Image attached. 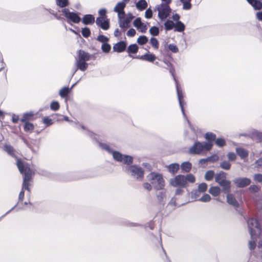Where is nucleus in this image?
<instances>
[{
  "label": "nucleus",
  "instance_id": "16",
  "mask_svg": "<svg viewBox=\"0 0 262 262\" xmlns=\"http://www.w3.org/2000/svg\"><path fill=\"white\" fill-rule=\"evenodd\" d=\"M126 47V43L123 41H120L115 43L113 46V51L118 53L123 52Z\"/></svg>",
  "mask_w": 262,
  "mask_h": 262
},
{
  "label": "nucleus",
  "instance_id": "25",
  "mask_svg": "<svg viewBox=\"0 0 262 262\" xmlns=\"http://www.w3.org/2000/svg\"><path fill=\"white\" fill-rule=\"evenodd\" d=\"M76 59L87 61L90 60V56L88 53L82 50H79L78 53V56Z\"/></svg>",
  "mask_w": 262,
  "mask_h": 262
},
{
  "label": "nucleus",
  "instance_id": "3",
  "mask_svg": "<svg viewBox=\"0 0 262 262\" xmlns=\"http://www.w3.org/2000/svg\"><path fill=\"white\" fill-rule=\"evenodd\" d=\"M195 178L192 174H188L186 176L179 174L174 178L170 179V184L175 187H185L188 182L194 183Z\"/></svg>",
  "mask_w": 262,
  "mask_h": 262
},
{
  "label": "nucleus",
  "instance_id": "34",
  "mask_svg": "<svg viewBox=\"0 0 262 262\" xmlns=\"http://www.w3.org/2000/svg\"><path fill=\"white\" fill-rule=\"evenodd\" d=\"M136 6L138 9L142 11L147 7V3L145 0H140L136 3Z\"/></svg>",
  "mask_w": 262,
  "mask_h": 262
},
{
  "label": "nucleus",
  "instance_id": "36",
  "mask_svg": "<svg viewBox=\"0 0 262 262\" xmlns=\"http://www.w3.org/2000/svg\"><path fill=\"white\" fill-rule=\"evenodd\" d=\"M231 164L229 161L224 160L221 162L220 167L224 170H228L230 169Z\"/></svg>",
  "mask_w": 262,
  "mask_h": 262
},
{
  "label": "nucleus",
  "instance_id": "57",
  "mask_svg": "<svg viewBox=\"0 0 262 262\" xmlns=\"http://www.w3.org/2000/svg\"><path fill=\"white\" fill-rule=\"evenodd\" d=\"M51 109L53 111H56L59 109V104L57 101H53L50 105Z\"/></svg>",
  "mask_w": 262,
  "mask_h": 262
},
{
  "label": "nucleus",
  "instance_id": "38",
  "mask_svg": "<svg viewBox=\"0 0 262 262\" xmlns=\"http://www.w3.org/2000/svg\"><path fill=\"white\" fill-rule=\"evenodd\" d=\"M138 47L136 44H132L129 45L127 49L128 53L135 54L138 52Z\"/></svg>",
  "mask_w": 262,
  "mask_h": 262
},
{
  "label": "nucleus",
  "instance_id": "19",
  "mask_svg": "<svg viewBox=\"0 0 262 262\" xmlns=\"http://www.w3.org/2000/svg\"><path fill=\"white\" fill-rule=\"evenodd\" d=\"M227 173L223 171H221L215 175V181L220 184L226 180Z\"/></svg>",
  "mask_w": 262,
  "mask_h": 262
},
{
  "label": "nucleus",
  "instance_id": "1",
  "mask_svg": "<svg viewBox=\"0 0 262 262\" xmlns=\"http://www.w3.org/2000/svg\"><path fill=\"white\" fill-rule=\"evenodd\" d=\"M248 232L251 239L249 242V248L253 250L256 247V241L262 238V226L257 218L250 217L247 221Z\"/></svg>",
  "mask_w": 262,
  "mask_h": 262
},
{
  "label": "nucleus",
  "instance_id": "28",
  "mask_svg": "<svg viewBox=\"0 0 262 262\" xmlns=\"http://www.w3.org/2000/svg\"><path fill=\"white\" fill-rule=\"evenodd\" d=\"M174 25V29L176 32H182L185 30V25L181 21L176 22Z\"/></svg>",
  "mask_w": 262,
  "mask_h": 262
},
{
  "label": "nucleus",
  "instance_id": "12",
  "mask_svg": "<svg viewBox=\"0 0 262 262\" xmlns=\"http://www.w3.org/2000/svg\"><path fill=\"white\" fill-rule=\"evenodd\" d=\"M96 25L104 30H107L110 28V25L109 19L106 17H98L96 18Z\"/></svg>",
  "mask_w": 262,
  "mask_h": 262
},
{
  "label": "nucleus",
  "instance_id": "35",
  "mask_svg": "<svg viewBox=\"0 0 262 262\" xmlns=\"http://www.w3.org/2000/svg\"><path fill=\"white\" fill-rule=\"evenodd\" d=\"M192 165L189 162H185L181 164V167L183 171L188 172L191 169Z\"/></svg>",
  "mask_w": 262,
  "mask_h": 262
},
{
  "label": "nucleus",
  "instance_id": "46",
  "mask_svg": "<svg viewBox=\"0 0 262 262\" xmlns=\"http://www.w3.org/2000/svg\"><path fill=\"white\" fill-rule=\"evenodd\" d=\"M79 126L83 129V130H85V134L89 136L90 137H91L92 139H97V135L95 134L94 133L90 132V130H86L85 127L83 125H80Z\"/></svg>",
  "mask_w": 262,
  "mask_h": 262
},
{
  "label": "nucleus",
  "instance_id": "47",
  "mask_svg": "<svg viewBox=\"0 0 262 262\" xmlns=\"http://www.w3.org/2000/svg\"><path fill=\"white\" fill-rule=\"evenodd\" d=\"M97 40L102 43H106L109 41V38L103 35H99L97 36Z\"/></svg>",
  "mask_w": 262,
  "mask_h": 262
},
{
  "label": "nucleus",
  "instance_id": "61",
  "mask_svg": "<svg viewBox=\"0 0 262 262\" xmlns=\"http://www.w3.org/2000/svg\"><path fill=\"white\" fill-rule=\"evenodd\" d=\"M43 122L45 123L47 126H49L52 125L53 123V122L52 120L50 118H49L48 117H45L43 119Z\"/></svg>",
  "mask_w": 262,
  "mask_h": 262
},
{
  "label": "nucleus",
  "instance_id": "23",
  "mask_svg": "<svg viewBox=\"0 0 262 262\" xmlns=\"http://www.w3.org/2000/svg\"><path fill=\"white\" fill-rule=\"evenodd\" d=\"M34 143H29L26 140H24V142L27 146L34 153H36L39 149V145L36 141H33Z\"/></svg>",
  "mask_w": 262,
  "mask_h": 262
},
{
  "label": "nucleus",
  "instance_id": "20",
  "mask_svg": "<svg viewBox=\"0 0 262 262\" xmlns=\"http://www.w3.org/2000/svg\"><path fill=\"white\" fill-rule=\"evenodd\" d=\"M227 202L230 205L233 206L235 208H237L238 207V203L234 198L233 194L229 193H227Z\"/></svg>",
  "mask_w": 262,
  "mask_h": 262
},
{
  "label": "nucleus",
  "instance_id": "56",
  "mask_svg": "<svg viewBox=\"0 0 262 262\" xmlns=\"http://www.w3.org/2000/svg\"><path fill=\"white\" fill-rule=\"evenodd\" d=\"M219 159V157L217 155H213L206 158L208 162H214L218 161Z\"/></svg>",
  "mask_w": 262,
  "mask_h": 262
},
{
  "label": "nucleus",
  "instance_id": "42",
  "mask_svg": "<svg viewBox=\"0 0 262 262\" xmlns=\"http://www.w3.org/2000/svg\"><path fill=\"white\" fill-rule=\"evenodd\" d=\"M214 176H215L214 172L213 170H208L205 174V179L207 181H210Z\"/></svg>",
  "mask_w": 262,
  "mask_h": 262
},
{
  "label": "nucleus",
  "instance_id": "11",
  "mask_svg": "<svg viewBox=\"0 0 262 262\" xmlns=\"http://www.w3.org/2000/svg\"><path fill=\"white\" fill-rule=\"evenodd\" d=\"M250 179L246 177H237L233 180V183L238 188H244L251 184Z\"/></svg>",
  "mask_w": 262,
  "mask_h": 262
},
{
  "label": "nucleus",
  "instance_id": "45",
  "mask_svg": "<svg viewBox=\"0 0 262 262\" xmlns=\"http://www.w3.org/2000/svg\"><path fill=\"white\" fill-rule=\"evenodd\" d=\"M148 41V38L144 35L140 36L137 40V42L141 45H145Z\"/></svg>",
  "mask_w": 262,
  "mask_h": 262
},
{
  "label": "nucleus",
  "instance_id": "27",
  "mask_svg": "<svg viewBox=\"0 0 262 262\" xmlns=\"http://www.w3.org/2000/svg\"><path fill=\"white\" fill-rule=\"evenodd\" d=\"M168 171L174 174L177 173L180 168V165L178 163H172L167 166Z\"/></svg>",
  "mask_w": 262,
  "mask_h": 262
},
{
  "label": "nucleus",
  "instance_id": "17",
  "mask_svg": "<svg viewBox=\"0 0 262 262\" xmlns=\"http://www.w3.org/2000/svg\"><path fill=\"white\" fill-rule=\"evenodd\" d=\"M255 255L258 262H262V238H260L258 242Z\"/></svg>",
  "mask_w": 262,
  "mask_h": 262
},
{
  "label": "nucleus",
  "instance_id": "21",
  "mask_svg": "<svg viewBox=\"0 0 262 262\" xmlns=\"http://www.w3.org/2000/svg\"><path fill=\"white\" fill-rule=\"evenodd\" d=\"M247 2L255 10H259L262 9V2L260 0H247Z\"/></svg>",
  "mask_w": 262,
  "mask_h": 262
},
{
  "label": "nucleus",
  "instance_id": "26",
  "mask_svg": "<svg viewBox=\"0 0 262 262\" xmlns=\"http://www.w3.org/2000/svg\"><path fill=\"white\" fill-rule=\"evenodd\" d=\"M237 155L242 159H244L248 156L249 152L247 150L242 148L237 147L235 149Z\"/></svg>",
  "mask_w": 262,
  "mask_h": 262
},
{
  "label": "nucleus",
  "instance_id": "10",
  "mask_svg": "<svg viewBox=\"0 0 262 262\" xmlns=\"http://www.w3.org/2000/svg\"><path fill=\"white\" fill-rule=\"evenodd\" d=\"M112 155L115 160L122 162L124 164L130 165L133 163V158L132 156L122 155L119 151L115 150Z\"/></svg>",
  "mask_w": 262,
  "mask_h": 262
},
{
  "label": "nucleus",
  "instance_id": "6",
  "mask_svg": "<svg viewBox=\"0 0 262 262\" xmlns=\"http://www.w3.org/2000/svg\"><path fill=\"white\" fill-rule=\"evenodd\" d=\"M147 179L156 190H162L165 187V181L161 173L152 172L147 176Z\"/></svg>",
  "mask_w": 262,
  "mask_h": 262
},
{
  "label": "nucleus",
  "instance_id": "41",
  "mask_svg": "<svg viewBox=\"0 0 262 262\" xmlns=\"http://www.w3.org/2000/svg\"><path fill=\"white\" fill-rule=\"evenodd\" d=\"M4 150L10 155L14 156V150L12 146L9 145H5L4 146Z\"/></svg>",
  "mask_w": 262,
  "mask_h": 262
},
{
  "label": "nucleus",
  "instance_id": "4",
  "mask_svg": "<svg viewBox=\"0 0 262 262\" xmlns=\"http://www.w3.org/2000/svg\"><path fill=\"white\" fill-rule=\"evenodd\" d=\"M212 145L211 142L196 141L190 147L188 152L191 155H204L212 148Z\"/></svg>",
  "mask_w": 262,
  "mask_h": 262
},
{
  "label": "nucleus",
  "instance_id": "49",
  "mask_svg": "<svg viewBox=\"0 0 262 262\" xmlns=\"http://www.w3.org/2000/svg\"><path fill=\"white\" fill-rule=\"evenodd\" d=\"M81 34L84 37H89L91 35L90 29L88 27H84V28H82L81 30Z\"/></svg>",
  "mask_w": 262,
  "mask_h": 262
},
{
  "label": "nucleus",
  "instance_id": "55",
  "mask_svg": "<svg viewBox=\"0 0 262 262\" xmlns=\"http://www.w3.org/2000/svg\"><path fill=\"white\" fill-rule=\"evenodd\" d=\"M211 200V197L208 194H204L201 198L198 199V201H200L202 202H209Z\"/></svg>",
  "mask_w": 262,
  "mask_h": 262
},
{
  "label": "nucleus",
  "instance_id": "50",
  "mask_svg": "<svg viewBox=\"0 0 262 262\" xmlns=\"http://www.w3.org/2000/svg\"><path fill=\"white\" fill-rule=\"evenodd\" d=\"M33 116V114L32 112L26 113L24 114L23 118L20 119L21 122L28 121Z\"/></svg>",
  "mask_w": 262,
  "mask_h": 262
},
{
  "label": "nucleus",
  "instance_id": "14",
  "mask_svg": "<svg viewBox=\"0 0 262 262\" xmlns=\"http://www.w3.org/2000/svg\"><path fill=\"white\" fill-rule=\"evenodd\" d=\"M86 61L76 59L75 66L76 68L73 71L72 76H73L78 70H80L81 71H85L88 67V64L86 62Z\"/></svg>",
  "mask_w": 262,
  "mask_h": 262
},
{
  "label": "nucleus",
  "instance_id": "30",
  "mask_svg": "<svg viewBox=\"0 0 262 262\" xmlns=\"http://www.w3.org/2000/svg\"><path fill=\"white\" fill-rule=\"evenodd\" d=\"M99 147L103 150H105L109 154H112L113 152H114V150L111 148L110 145L107 144V143H99Z\"/></svg>",
  "mask_w": 262,
  "mask_h": 262
},
{
  "label": "nucleus",
  "instance_id": "39",
  "mask_svg": "<svg viewBox=\"0 0 262 262\" xmlns=\"http://www.w3.org/2000/svg\"><path fill=\"white\" fill-rule=\"evenodd\" d=\"M70 89L68 87L62 88L59 92V94L62 98L66 97L69 93Z\"/></svg>",
  "mask_w": 262,
  "mask_h": 262
},
{
  "label": "nucleus",
  "instance_id": "22",
  "mask_svg": "<svg viewBox=\"0 0 262 262\" xmlns=\"http://www.w3.org/2000/svg\"><path fill=\"white\" fill-rule=\"evenodd\" d=\"M222 187V191L225 193H228L231 191V182L229 180H226L220 184Z\"/></svg>",
  "mask_w": 262,
  "mask_h": 262
},
{
  "label": "nucleus",
  "instance_id": "53",
  "mask_svg": "<svg viewBox=\"0 0 262 262\" xmlns=\"http://www.w3.org/2000/svg\"><path fill=\"white\" fill-rule=\"evenodd\" d=\"M150 43L154 48L156 49L159 48V41L156 38H151L150 39Z\"/></svg>",
  "mask_w": 262,
  "mask_h": 262
},
{
  "label": "nucleus",
  "instance_id": "5",
  "mask_svg": "<svg viewBox=\"0 0 262 262\" xmlns=\"http://www.w3.org/2000/svg\"><path fill=\"white\" fill-rule=\"evenodd\" d=\"M125 172L133 179L142 181L144 177V170L137 165H127L124 167Z\"/></svg>",
  "mask_w": 262,
  "mask_h": 262
},
{
  "label": "nucleus",
  "instance_id": "52",
  "mask_svg": "<svg viewBox=\"0 0 262 262\" xmlns=\"http://www.w3.org/2000/svg\"><path fill=\"white\" fill-rule=\"evenodd\" d=\"M149 33L152 36H157L159 33V29L157 27H152L149 29Z\"/></svg>",
  "mask_w": 262,
  "mask_h": 262
},
{
  "label": "nucleus",
  "instance_id": "40",
  "mask_svg": "<svg viewBox=\"0 0 262 262\" xmlns=\"http://www.w3.org/2000/svg\"><path fill=\"white\" fill-rule=\"evenodd\" d=\"M205 138L209 142H210V141H215L216 139V135L212 133L207 132L205 135Z\"/></svg>",
  "mask_w": 262,
  "mask_h": 262
},
{
  "label": "nucleus",
  "instance_id": "8",
  "mask_svg": "<svg viewBox=\"0 0 262 262\" xmlns=\"http://www.w3.org/2000/svg\"><path fill=\"white\" fill-rule=\"evenodd\" d=\"M169 4L162 3L156 5L155 10L158 11V16L161 20H165L171 13V9L169 5Z\"/></svg>",
  "mask_w": 262,
  "mask_h": 262
},
{
  "label": "nucleus",
  "instance_id": "64",
  "mask_svg": "<svg viewBox=\"0 0 262 262\" xmlns=\"http://www.w3.org/2000/svg\"><path fill=\"white\" fill-rule=\"evenodd\" d=\"M254 180L258 182H262V174L257 173L253 176Z\"/></svg>",
  "mask_w": 262,
  "mask_h": 262
},
{
  "label": "nucleus",
  "instance_id": "43",
  "mask_svg": "<svg viewBox=\"0 0 262 262\" xmlns=\"http://www.w3.org/2000/svg\"><path fill=\"white\" fill-rule=\"evenodd\" d=\"M56 5L60 8H64L69 5L68 0H56Z\"/></svg>",
  "mask_w": 262,
  "mask_h": 262
},
{
  "label": "nucleus",
  "instance_id": "33",
  "mask_svg": "<svg viewBox=\"0 0 262 262\" xmlns=\"http://www.w3.org/2000/svg\"><path fill=\"white\" fill-rule=\"evenodd\" d=\"M24 122L25 123V125L24 126V130L26 132L32 133L34 128L33 124L29 122L28 121H26Z\"/></svg>",
  "mask_w": 262,
  "mask_h": 262
},
{
  "label": "nucleus",
  "instance_id": "32",
  "mask_svg": "<svg viewBox=\"0 0 262 262\" xmlns=\"http://www.w3.org/2000/svg\"><path fill=\"white\" fill-rule=\"evenodd\" d=\"M183 4V9L185 10H189L192 8V4H191V0H180Z\"/></svg>",
  "mask_w": 262,
  "mask_h": 262
},
{
  "label": "nucleus",
  "instance_id": "44",
  "mask_svg": "<svg viewBox=\"0 0 262 262\" xmlns=\"http://www.w3.org/2000/svg\"><path fill=\"white\" fill-rule=\"evenodd\" d=\"M215 144L219 147H222L226 144V141L224 138H219L215 140Z\"/></svg>",
  "mask_w": 262,
  "mask_h": 262
},
{
  "label": "nucleus",
  "instance_id": "58",
  "mask_svg": "<svg viewBox=\"0 0 262 262\" xmlns=\"http://www.w3.org/2000/svg\"><path fill=\"white\" fill-rule=\"evenodd\" d=\"M201 193V192L198 189L193 190L191 193V198L198 200V198L200 195Z\"/></svg>",
  "mask_w": 262,
  "mask_h": 262
},
{
  "label": "nucleus",
  "instance_id": "51",
  "mask_svg": "<svg viewBox=\"0 0 262 262\" xmlns=\"http://www.w3.org/2000/svg\"><path fill=\"white\" fill-rule=\"evenodd\" d=\"M111 49V46L107 42L106 43H102L101 46V50L104 53H108Z\"/></svg>",
  "mask_w": 262,
  "mask_h": 262
},
{
  "label": "nucleus",
  "instance_id": "13",
  "mask_svg": "<svg viewBox=\"0 0 262 262\" xmlns=\"http://www.w3.org/2000/svg\"><path fill=\"white\" fill-rule=\"evenodd\" d=\"M126 4L124 2L118 3L114 8V11L118 13V17L119 19L123 17L125 15L124 9Z\"/></svg>",
  "mask_w": 262,
  "mask_h": 262
},
{
  "label": "nucleus",
  "instance_id": "59",
  "mask_svg": "<svg viewBox=\"0 0 262 262\" xmlns=\"http://www.w3.org/2000/svg\"><path fill=\"white\" fill-rule=\"evenodd\" d=\"M227 157L229 160V161H234L236 159V155L235 153L233 152H229L227 154Z\"/></svg>",
  "mask_w": 262,
  "mask_h": 262
},
{
  "label": "nucleus",
  "instance_id": "62",
  "mask_svg": "<svg viewBox=\"0 0 262 262\" xmlns=\"http://www.w3.org/2000/svg\"><path fill=\"white\" fill-rule=\"evenodd\" d=\"M258 190H259L258 187L255 185H251L249 187V191L252 193L258 192Z\"/></svg>",
  "mask_w": 262,
  "mask_h": 262
},
{
  "label": "nucleus",
  "instance_id": "29",
  "mask_svg": "<svg viewBox=\"0 0 262 262\" xmlns=\"http://www.w3.org/2000/svg\"><path fill=\"white\" fill-rule=\"evenodd\" d=\"M99 147L103 150H105L109 154H112L113 152H114V150L111 148L110 145L107 144V143H99Z\"/></svg>",
  "mask_w": 262,
  "mask_h": 262
},
{
  "label": "nucleus",
  "instance_id": "60",
  "mask_svg": "<svg viewBox=\"0 0 262 262\" xmlns=\"http://www.w3.org/2000/svg\"><path fill=\"white\" fill-rule=\"evenodd\" d=\"M128 26V21L127 20H123L119 21V26L122 28H127Z\"/></svg>",
  "mask_w": 262,
  "mask_h": 262
},
{
  "label": "nucleus",
  "instance_id": "31",
  "mask_svg": "<svg viewBox=\"0 0 262 262\" xmlns=\"http://www.w3.org/2000/svg\"><path fill=\"white\" fill-rule=\"evenodd\" d=\"M221 191V189L217 186L211 187L209 189V192L214 196H218Z\"/></svg>",
  "mask_w": 262,
  "mask_h": 262
},
{
  "label": "nucleus",
  "instance_id": "37",
  "mask_svg": "<svg viewBox=\"0 0 262 262\" xmlns=\"http://www.w3.org/2000/svg\"><path fill=\"white\" fill-rule=\"evenodd\" d=\"M174 23L172 20H171L168 19L164 23L165 29L166 31L172 30L174 28Z\"/></svg>",
  "mask_w": 262,
  "mask_h": 262
},
{
  "label": "nucleus",
  "instance_id": "9",
  "mask_svg": "<svg viewBox=\"0 0 262 262\" xmlns=\"http://www.w3.org/2000/svg\"><path fill=\"white\" fill-rule=\"evenodd\" d=\"M62 14L67 19V22L70 24V22L78 24L80 21L81 18L78 14L75 12H70L69 9L64 8L61 10Z\"/></svg>",
  "mask_w": 262,
  "mask_h": 262
},
{
  "label": "nucleus",
  "instance_id": "48",
  "mask_svg": "<svg viewBox=\"0 0 262 262\" xmlns=\"http://www.w3.org/2000/svg\"><path fill=\"white\" fill-rule=\"evenodd\" d=\"M253 138H256L259 142H262V132H259L257 130L254 131L252 133Z\"/></svg>",
  "mask_w": 262,
  "mask_h": 262
},
{
  "label": "nucleus",
  "instance_id": "63",
  "mask_svg": "<svg viewBox=\"0 0 262 262\" xmlns=\"http://www.w3.org/2000/svg\"><path fill=\"white\" fill-rule=\"evenodd\" d=\"M168 48L173 53H177L179 51L178 47L174 44H170Z\"/></svg>",
  "mask_w": 262,
  "mask_h": 262
},
{
  "label": "nucleus",
  "instance_id": "54",
  "mask_svg": "<svg viewBox=\"0 0 262 262\" xmlns=\"http://www.w3.org/2000/svg\"><path fill=\"white\" fill-rule=\"evenodd\" d=\"M207 185L205 183H202L199 185L198 186V190L201 192H204L206 191L207 189Z\"/></svg>",
  "mask_w": 262,
  "mask_h": 262
},
{
  "label": "nucleus",
  "instance_id": "18",
  "mask_svg": "<svg viewBox=\"0 0 262 262\" xmlns=\"http://www.w3.org/2000/svg\"><path fill=\"white\" fill-rule=\"evenodd\" d=\"M137 58L143 60L152 62L156 59V56L154 54L150 53L149 52H148L145 54L141 55L139 57H138Z\"/></svg>",
  "mask_w": 262,
  "mask_h": 262
},
{
  "label": "nucleus",
  "instance_id": "2",
  "mask_svg": "<svg viewBox=\"0 0 262 262\" xmlns=\"http://www.w3.org/2000/svg\"><path fill=\"white\" fill-rule=\"evenodd\" d=\"M17 166L20 172L24 176V180L22 186V189L19 192L18 196V202L23 201L24 198V189L30 191L29 187V182L31 179V176L32 171L29 167L28 165L24 163L21 160L17 159L16 162Z\"/></svg>",
  "mask_w": 262,
  "mask_h": 262
},
{
  "label": "nucleus",
  "instance_id": "15",
  "mask_svg": "<svg viewBox=\"0 0 262 262\" xmlns=\"http://www.w3.org/2000/svg\"><path fill=\"white\" fill-rule=\"evenodd\" d=\"M133 25L135 27L142 33H145L147 29L146 25L141 21L140 17H138L134 20Z\"/></svg>",
  "mask_w": 262,
  "mask_h": 262
},
{
  "label": "nucleus",
  "instance_id": "7",
  "mask_svg": "<svg viewBox=\"0 0 262 262\" xmlns=\"http://www.w3.org/2000/svg\"><path fill=\"white\" fill-rule=\"evenodd\" d=\"M169 71L170 73L171 74V76L173 77V80L175 81L176 86V89H177V93L178 96V98L179 102V105L181 109V111L182 112L183 115L184 117L187 120L189 125H190V122L188 120L186 115L184 112V102L182 100V99L184 97V94L183 92V91L180 86V85L178 83V81L176 78L175 75H174V69L172 67H170L169 69Z\"/></svg>",
  "mask_w": 262,
  "mask_h": 262
},
{
  "label": "nucleus",
  "instance_id": "24",
  "mask_svg": "<svg viewBox=\"0 0 262 262\" xmlns=\"http://www.w3.org/2000/svg\"><path fill=\"white\" fill-rule=\"evenodd\" d=\"M82 22L86 25L93 24L95 22V17L91 14L85 15L82 18Z\"/></svg>",
  "mask_w": 262,
  "mask_h": 262
}]
</instances>
